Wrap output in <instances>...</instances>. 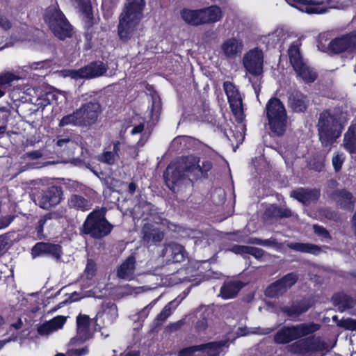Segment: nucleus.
<instances>
[{
    "label": "nucleus",
    "instance_id": "obj_62",
    "mask_svg": "<svg viewBox=\"0 0 356 356\" xmlns=\"http://www.w3.org/2000/svg\"><path fill=\"white\" fill-rule=\"evenodd\" d=\"M26 156L30 159H35L42 156V153L40 151H33L26 153Z\"/></svg>",
    "mask_w": 356,
    "mask_h": 356
},
{
    "label": "nucleus",
    "instance_id": "obj_53",
    "mask_svg": "<svg viewBox=\"0 0 356 356\" xmlns=\"http://www.w3.org/2000/svg\"><path fill=\"white\" fill-rule=\"evenodd\" d=\"M147 289L148 288L145 286L132 287L129 285H127L126 286L125 293L127 295H137L146 291Z\"/></svg>",
    "mask_w": 356,
    "mask_h": 356
},
{
    "label": "nucleus",
    "instance_id": "obj_60",
    "mask_svg": "<svg viewBox=\"0 0 356 356\" xmlns=\"http://www.w3.org/2000/svg\"><path fill=\"white\" fill-rule=\"evenodd\" d=\"M314 230L317 234L322 236L324 238H328V232L322 227L314 225Z\"/></svg>",
    "mask_w": 356,
    "mask_h": 356
},
{
    "label": "nucleus",
    "instance_id": "obj_13",
    "mask_svg": "<svg viewBox=\"0 0 356 356\" xmlns=\"http://www.w3.org/2000/svg\"><path fill=\"white\" fill-rule=\"evenodd\" d=\"M106 71L102 62H94L79 70H63L59 72L60 76L71 77L74 79H92L103 75Z\"/></svg>",
    "mask_w": 356,
    "mask_h": 356
},
{
    "label": "nucleus",
    "instance_id": "obj_10",
    "mask_svg": "<svg viewBox=\"0 0 356 356\" xmlns=\"http://www.w3.org/2000/svg\"><path fill=\"white\" fill-rule=\"evenodd\" d=\"M44 20L55 36L59 39L64 40L71 36V26L66 21L63 14L56 6L48 8L45 13Z\"/></svg>",
    "mask_w": 356,
    "mask_h": 356
},
{
    "label": "nucleus",
    "instance_id": "obj_50",
    "mask_svg": "<svg viewBox=\"0 0 356 356\" xmlns=\"http://www.w3.org/2000/svg\"><path fill=\"white\" fill-rule=\"evenodd\" d=\"M46 254L50 255L56 259H59L61 255L60 246L58 245L49 243Z\"/></svg>",
    "mask_w": 356,
    "mask_h": 356
},
{
    "label": "nucleus",
    "instance_id": "obj_19",
    "mask_svg": "<svg viewBox=\"0 0 356 356\" xmlns=\"http://www.w3.org/2000/svg\"><path fill=\"white\" fill-rule=\"evenodd\" d=\"M62 191L60 187L52 186L43 191L38 197L39 206L44 209H49L60 203Z\"/></svg>",
    "mask_w": 356,
    "mask_h": 356
},
{
    "label": "nucleus",
    "instance_id": "obj_54",
    "mask_svg": "<svg viewBox=\"0 0 356 356\" xmlns=\"http://www.w3.org/2000/svg\"><path fill=\"white\" fill-rule=\"evenodd\" d=\"M159 298L154 299L148 305L143 308L138 314V319H145L148 316L150 309L156 304Z\"/></svg>",
    "mask_w": 356,
    "mask_h": 356
},
{
    "label": "nucleus",
    "instance_id": "obj_61",
    "mask_svg": "<svg viewBox=\"0 0 356 356\" xmlns=\"http://www.w3.org/2000/svg\"><path fill=\"white\" fill-rule=\"evenodd\" d=\"M0 26L7 30L10 28L11 24L6 17L0 16Z\"/></svg>",
    "mask_w": 356,
    "mask_h": 356
},
{
    "label": "nucleus",
    "instance_id": "obj_52",
    "mask_svg": "<svg viewBox=\"0 0 356 356\" xmlns=\"http://www.w3.org/2000/svg\"><path fill=\"white\" fill-rule=\"evenodd\" d=\"M88 350L87 347L79 348V349H71L67 352V356H83L88 354ZM55 356H66L65 354L58 353Z\"/></svg>",
    "mask_w": 356,
    "mask_h": 356
},
{
    "label": "nucleus",
    "instance_id": "obj_35",
    "mask_svg": "<svg viewBox=\"0 0 356 356\" xmlns=\"http://www.w3.org/2000/svg\"><path fill=\"white\" fill-rule=\"evenodd\" d=\"M355 201V197L346 191H340L337 194V202L343 209L352 210Z\"/></svg>",
    "mask_w": 356,
    "mask_h": 356
},
{
    "label": "nucleus",
    "instance_id": "obj_31",
    "mask_svg": "<svg viewBox=\"0 0 356 356\" xmlns=\"http://www.w3.org/2000/svg\"><path fill=\"white\" fill-rule=\"evenodd\" d=\"M118 308L115 304H111L106 307L102 312L97 316V320L102 319L105 325L112 324L118 318Z\"/></svg>",
    "mask_w": 356,
    "mask_h": 356
},
{
    "label": "nucleus",
    "instance_id": "obj_8",
    "mask_svg": "<svg viewBox=\"0 0 356 356\" xmlns=\"http://www.w3.org/2000/svg\"><path fill=\"white\" fill-rule=\"evenodd\" d=\"M317 323H301L292 326H284L275 335L274 340L277 343H287L293 340L305 337L318 330Z\"/></svg>",
    "mask_w": 356,
    "mask_h": 356
},
{
    "label": "nucleus",
    "instance_id": "obj_59",
    "mask_svg": "<svg viewBox=\"0 0 356 356\" xmlns=\"http://www.w3.org/2000/svg\"><path fill=\"white\" fill-rule=\"evenodd\" d=\"M13 220V217L10 216L2 218L0 220V229L8 227Z\"/></svg>",
    "mask_w": 356,
    "mask_h": 356
},
{
    "label": "nucleus",
    "instance_id": "obj_4",
    "mask_svg": "<svg viewBox=\"0 0 356 356\" xmlns=\"http://www.w3.org/2000/svg\"><path fill=\"white\" fill-rule=\"evenodd\" d=\"M341 113L337 111H325L321 113L318 128L319 138L324 147H330L341 134Z\"/></svg>",
    "mask_w": 356,
    "mask_h": 356
},
{
    "label": "nucleus",
    "instance_id": "obj_41",
    "mask_svg": "<svg viewBox=\"0 0 356 356\" xmlns=\"http://www.w3.org/2000/svg\"><path fill=\"white\" fill-rule=\"evenodd\" d=\"M309 307L310 305L307 301H302L291 306L290 308H285L284 312H286L289 316H297L305 312Z\"/></svg>",
    "mask_w": 356,
    "mask_h": 356
},
{
    "label": "nucleus",
    "instance_id": "obj_45",
    "mask_svg": "<svg viewBox=\"0 0 356 356\" xmlns=\"http://www.w3.org/2000/svg\"><path fill=\"white\" fill-rule=\"evenodd\" d=\"M96 265L92 260H88L84 272V276L88 280L86 287L92 284V280L95 275Z\"/></svg>",
    "mask_w": 356,
    "mask_h": 356
},
{
    "label": "nucleus",
    "instance_id": "obj_39",
    "mask_svg": "<svg viewBox=\"0 0 356 356\" xmlns=\"http://www.w3.org/2000/svg\"><path fill=\"white\" fill-rule=\"evenodd\" d=\"M69 205L82 211H86L90 209L91 204L88 200L82 196L74 195L69 200Z\"/></svg>",
    "mask_w": 356,
    "mask_h": 356
},
{
    "label": "nucleus",
    "instance_id": "obj_25",
    "mask_svg": "<svg viewBox=\"0 0 356 356\" xmlns=\"http://www.w3.org/2000/svg\"><path fill=\"white\" fill-rule=\"evenodd\" d=\"M200 10L202 24L217 22L222 17L221 9L216 6L202 8Z\"/></svg>",
    "mask_w": 356,
    "mask_h": 356
},
{
    "label": "nucleus",
    "instance_id": "obj_36",
    "mask_svg": "<svg viewBox=\"0 0 356 356\" xmlns=\"http://www.w3.org/2000/svg\"><path fill=\"white\" fill-rule=\"evenodd\" d=\"M78 142L75 140L65 138L58 139L56 141V147L57 150L60 151H67V154H72L74 153V150L78 147Z\"/></svg>",
    "mask_w": 356,
    "mask_h": 356
},
{
    "label": "nucleus",
    "instance_id": "obj_3",
    "mask_svg": "<svg viewBox=\"0 0 356 356\" xmlns=\"http://www.w3.org/2000/svg\"><path fill=\"white\" fill-rule=\"evenodd\" d=\"M134 218H143L144 220L153 221L154 224L145 223L143 227V239L149 243L160 242L163 238V233L159 226L164 225L166 220H161L154 213V206L149 202H142L134 207Z\"/></svg>",
    "mask_w": 356,
    "mask_h": 356
},
{
    "label": "nucleus",
    "instance_id": "obj_6",
    "mask_svg": "<svg viewBox=\"0 0 356 356\" xmlns=\"http://www.w3.org/2000/svg\"><path fill=\"white\" fill-rule=\"evenodd\" d=\"M105 212L104 209L91 212L83 224V232L94 238H102L108 235L113 226L105 218Z\"/></svg>",
    "mask_w": 356,
    "mask_h": 356
},
{
    "label": "nucleus",
    "instance_id": "obj_9",
    "mask_svg": "<svg viewBox=\"0 0 356 356\" xmlns=\"http://www.w3.org/2000/svg\"><path fill=\"white\" fill-rule=\"evenodd\" d=\"M289 5L296 8L301 12L308 14H323L330 8H344L351 3L352 0H339L337 5L331 4L327 1L328 6L324 5L323 1L318 0H285Z\"/></svg>",
    "mask_w": 356,
    "mask_h": 356
},
{
    "label": "nucleus",
    "instance_id": "obj_46",
    "mask_svg": "<svg viewBox=\"0 0 356 356\" xmlns=\"http://www.w3.org/2000/svg\"><path fill=\"white\" fill-rule=\"evenodd\" d=\"M161 111V102L159 97H152V104L151 106V118L153 120H157Z\"/></svg>",
    "mask_w": 356,
    "mask_h": 356
},
{
    "label": "nucleus",
    "instance_id": "obj_11",
    "mask_svg": "<svg viewBox=\"0 0 356 356\" xmlns=\"http://www.w3.org/2000/svg\"><path fill=\"white\" fill-rule=\"evenodd\" d=\"M227 348L226 341L210 342L184 348L179 352L178 356H222Z\"/></svg>",
    "mask_w": 356,
    "mask_h": 356
},
{
    "label": "nucleus",
    "instance_id": "obj_20",
    "mask_svg": "<svg viewBox=\"0 0 356 356\" xmlns=\"http://www.w3.org/2000/svg\"><path fill=\"white\" fill-rule=\"evenodd\" d=\"M220 49V53L225 58L234 59L242 53L243 43L238 38H229L222 42Z\"/></svg>",
    "mask_w": 356,
    "mask_h": 356
},
{
    "label": "nucleus",
    "instance_id": "obj_43",
    "mask_svg": "<svg viewBox=\"0 0 356 356\" xmlns=\"http://www.w3.org/2000/svg\"><path fill=\"white\" fill-rule=\"evenodd\" d=\"M59 127L79 126L82 127L76 110L69 115L64 116L59 122Z\"/></svg>",
    "mask_w": 356,
    "mask_h": 356
},
{
    "label": "nucleus",
    "instance_id": "obj_18",
    "mask_svg": "<svg viewBox=\"0 0 356 356\" xmlns=\"http://www.w3.org/2000/svg\"><path fill=\"white\" fill-rule=\"evenodd\" d=\"M297 280L296 274L289 273L281 280L270 285L265 291L266 295L272 298L281 295L291 288Z\"/></svg>",
    "mask_w": 356,
    "mask_h": 356
},
{
    "label": "nucleus",
    "instance_id": "obj_32",
    "mask_svg": "<svg viewBox=\"0 0 356 356\" xmlns=\"http://www.w3.org/2000/svg\"><path fill=\"white\" fill-rule=\"evenodd\" d=\"M289 104L295 112H302L306 109L307 100L302 93L296 92L290 95Z\"/></svg>",
    "mask_w": 356,
    "mask_h": 356
},
{
    "label": "nucleus",
    "instance_id": "obj_2",
    "mask_svg": "<svg viewBox=\"0 0 356 356\" xmlns=\"http://www.w3.org/2000/svg\"><path fill=\"white\" fill-rule=\"evenodd\" d=\"M145 0H126L119 17L118 33L124 42L139 35L140 23L143 18Z\"/></svg>",
    "mask_w": 356,
    "mask_h": 356
},
{
    "label": "nucleus",
    "instance_id": "obj_33",
    "mask_svg": "<svg viewBox=\"0 0 356 356\" xmlns=\"http://www.w3.org/2000/svg\"><path fill=\"white\" fill-rule=\"evenodd\" d=\"M242 288L240 282H229L225 283L220 289V296L224 299H230L234 298Z\"/></svg>",
    "mask_w": 356,
    "mask_h": 356
},
{
    "label": "nucleus",
    "instance_id": "obj_56",
    "mask_svg": "<svg viewBox=\"0 0 356 356\" xmlns=\"http://www.w3.org/2000/svg\"><path fill=\"white\" fill-rule=\"evenodd\" d=\"M185 323V321L184 319L179 320L177 322L170 323L167 326V330L170 332H175L179 329H180Z\"/></svg>",
    "mask_w": 356,
    "mask_h": 356
},
{
    "label": "nucleus",
    "instance_id": "obj_24",
    "mask_svg": "<svg viewBox=\"0 0 356 356\" xmlns=\"http://www.w3.org/2000/svg\"><path fill=\"white\" fill-rule=\"evenodd\" d=\"M135 258L129 257L118 268L117 276L123 280H131L135 277Z\"/></svg>",
    "mask_w": 356,
    "mask_h": 356
},
{
    "label": "nucleus",
    "instance_id": "obj_37",
    "mask_svg": "<svg viewBox=\"0 0 356 356\" xmlns=\"http://www.w3.org/2000/svg\"><path fill=\"white\" fill-rule=\"evenodd\" d=\"M268 41L273 45L286 40L289 37L288 32L283 28H277L268 35Z\"/></svg>",
    "mask_w": 356,
    "mask_h": 356
},
{
    "label": "nucleus",
    "instance_id": "obj_16",
    "mask_svg": "<svg viewBox=\"0 0 356 356\" xmlns=\"http://www.w3.org/2000/svg\"><path fill=\"white\" fill-rule=\"evenodd\" d=\"M82 127L95 124L101 113L100 105L97 102H88L76 110Z\"/></svg>",
    "mask_w": 356,
    "mask_h": 356
},
{
    "label": "nucleus",
    "instance_id": "obj_48",
    "mask_svg": "<svg viewBox=\"0 0 356 356\" xmlns=\"http://www.w3.org/2000/svg\"><path fill=\"white\" fill-rule=\"evenodd\" d=\"M48 247L49 243L42 242L36 243L31 250L32 257L35 258L42 254H46Z\"/></svg>",
    "mask_w": 356,
    "mask_h": 356
},
{
    "label": "nucleus",
    "instance_id": "obj_26",
    "mask_svg": "<svg viewBox=\"0 0 356 356\" xmlns=\"http://www.w3.org/2000/svg\"><path fill=\"white\" fill-rule=\"evenodd\" d=\"M302 42L300 39H298L292 42L289 47L288 56L289 63L293 68H295L305 62L300 53V48Z\"/></svg>",
    "mask_w": 356,
    "mask_h": 356
},
{
    "label": "nucleus",
    "instance_id": "obj_23",
    "mask_svg": "<svg viewBox=\"0 0 356 356\" xmlns=\"http://www.w3.org/2000/svg\"><path fill=\"white\" fill-rule=\"evenodd\" d=\"M163 256L168 261L181 262L185 257V251L183 246L177 243H170L165 247Z\"/></svg>",
    "mask_w": 356,
    "mask_h": 356
},
{
    "label": "nucleus",
    "instance_id": "obj_17",
    "mask_svg": "<svg viewBox=\"0 0 356 356\" xmlns=\"http://www.w3.org/2000/svg\"><path fill=\"white\" fill-rule=\"evenodd\" d=\"M130 148L125 143L119 140H115L106 146L104 152L98 156V161L100 162L112 165L115 160L122 154V150Z\"/></svg>",
    "mask_w": 356,
    "mask_h": 356
},
{
    "label": "nucleus",
    "instance_id": "obj_58",
    "mask_svg": "<svg viewBox=\"0 0 356 356\" xmlns=\"http://www.w3.org/2000/svg\"><path fill=\"white\" fill-rule=\"evenodd\" d=\"M10 115L8 108L5 106L0 107V119L3 123H5Z\"/></svg>",
    "mask_w": 356,
    "mask_h": 356
},
{
    "label": "nucleus",
    "instance_id": "obj_40",
    "mask_svg": "<svg viewBox=\"0 0 356 356\" xmlns=\"http://www.w3.org/2000/svg\"><path fill=\"white\" fill-rule=\"evenodd\" d=\"M287 246L292 250L302 252L317 254L319 252L317 246L308 243H290L287 244Z\"/></svg>",
    "mask_w": 356,
    "mask_h": 356
},
{
    "label": "nucleus",
    "instance_id": "obj_57",
    "mask_svg": "<svg viewBox=\"0 0 356 356\" xmlns=\"http://www.w3.org/2000/svg\"><path fill=\"white\" fill-rule=\"evenodd\" d=\"M83 12L88 13L90 10V0H74Z\"/></svg>",
    "mask_w": 356,
    "mask_h": 356
},
{
    "label": "nucleus",
    "instance_id": "obj_44",
    "mask_svg": "<svg viewBox=\"0 0 356 356\" xmlns=\"http://www.w3.org/2000/svg\"><path fill=\"white\" fill-rule=\"evenodd\" d=\"M20 78L19 76L12 72H6L1 73L0 74V87H8L13 81H17Z\"/></svg>",
    "mask_w": 356,
    "mask_h": 356
},
{
    "label": "nucleus",
    "instance_id": "obj_14",
    "mask_svg": "<svg viewBox=\"0 0 356 356\" xmlns=\"http://www.w3.org/2000/svg\"><path fill=\"white\" fill-rule=\"evenodd\" d=\"M264 55L261 49L254 48L246 52L243 57V65L252 75H260L263 72Z\"/></svg>",
    "mask_w": 356,
    "mask_h": 356
},
{
    "label": "nucleus",
    "instance_id": "obj_38",
    "mask_svg": "<svg viewBox=\"0 0 356 356\" xmlns=\"http://www.w3.org/2000/svg\"><path fill=\"white\" fill-rule=\"evenodd\" d=\"M232 251L236 254H240L241 255L251 254L257 258L261 257L263 254V251L261 250L245 245H234L232 248Z\"/></svg>",
    "mask_w": 356,
    "mask_h": 356
},
{
    "label": "nucleus",
    "instance_id": "obj_15",
    "mask_svg": "<svg viewBox=\"0 0 356 356\" xmlns=\"http://www.w3.org/2000/svg\"><path fill=\"white\" fill-rule=\"evenodd\" d=\"M224 90L234 115L238 122H241L243 119V110L241 95L235 86L230 82L224 83Z\"/></svg>",
    "mask_w": 356,
    "mask_h": 356
},
{
    "label": "nucleus",
    "instance_id": "obj_51",
    "mask_svg": "<svg viewBox=\"0 0 356 356\" xmlns=\"http://www.w3.org/2000/svg\"><path fill=\"white\" fill-rule=\"evenodd\" d=\"M236 133L232 130V137H233L235 140V141L238 143V144H241L242 143V142L243 141V139H244V133H243V131L245 129V127L243 124H239L238 126L236 127Z\"/></svg>",
    "mask_w": 356,
    "mask_h": 356
},
{
    "label": "nucleus",
    "instance_id": "obj_49",
    "mask_svg": "<svg viewBox=\"0 0 356 356\" xmlns=\"http://www.w3.org/2000/svg\"><path fill=\"white\" fill-rule=\"evenodd\" d=\"M345 155L343 153L337 152L332 157V165L336 172L341 170L345 161Z\"/></svg>",
    "mask_w": 356,
    "mask_h": 356
},
{
    "label": "nucleus",
    "instance_id": "obj_22",
    "mask_svg": "<svg viewBox=\"0 0 356 356\" xmlns=\"http://www.w3.org/2000/svg\"><path fill=\"white\" fill-rule=\"evenodd\" d=\"M90 321L89 316L86 314H79L76 317L77 337L80 341L91 338L92 332L90 325Z\"/></svg>",
    "mask_w": 356,
    "mask_h": 356
},
{
    "label": "nucleus",
    "instance_id": "obj_47",
    "mask_svg": "<svg viewBox=\"0 0 356 356\" xmlns=\"http://www.w3.org/2000/svg\"><path fill=\"white\" fill-rule=\"evenodd\" d=\"M333 321L337 322V325L349 330H356V320L351 318L342 319L337 321V316H333Z\"/></svg>",
    "mask_w": 356,
    "mask_h": 356
},
{
    "label": "nucleus",
    "instance_id": "obj_27",
    "mask_svg": "<svg viewBox=\"0 0 356 356\" xmlns=\"http://www.w3.org/2000/svg\"><path fill=\"white\" fill-rule=\"evenodd\" d=\"M296 76L305 83H312L317 78L316 71L310 67L306 62L302 63L300 65L293 68Z\"/></svg>",
    "mask_w": 356,
    "mask_h": 356
},
{
    "label": "nucleus",
    "instance_id": "obj_34",
    "mask_svg": "<svg viewBox=\"0 0 356 356\" xmlns=\"http://www.w3.org/2000/svg\"><path fill=\"white\" fill-rule=\"evenodd\" d=\"M332 299L334 306L341 312L353 307L355 303L353 298L345 294H336Z\"/></svg>",
    "mask_w": 356,
    "mask_h": 356
},
{
    "label": "nucleus",
    "instance_id": "obj_12",
    "mask_svg": "<svg viewBox=\"0 0 356 356\" xmlns=\"http://www.w3.org/2000/svg\"><path fill=\"white\" fill-rule=\"evenodd\" d=\"M328 346L319 338L310 337L298 341L289 346V350L301 356H318Z\"/></svg>",
    "mask_w": 356,
    "mask_h": 356
},
{
    "label": "nucleus",
    "instance_id": "obj_1",
    "mask_svg": "<svg viewBox=\"0 0 356 356\" xmlns=\"http://www.w3.org/2000/svg\"><path fill=\"white\" fill-rule=\"evenodd\" d=\"M200 162L198 157L191 155L171 163L164 173L168 187L175 193L179 192L184 185H190L191 177L199 178L211 169V161H203L202 165Z\"/></svg>",
    "mask_w": 356,
    "mask_h": 356
},
{
    "label": "nucleus",
    "instance_id": "obj_5",
    "mask_svg": "<svg viewBox=\"0 0 356 356\" xmlns=\"http://www.w3.org/2000/svg\"><path fill=\"white\" fill-rule=\"evenodd\" d=\"M266 111L272 131L278 136L282 135L287 122L286 111L282 102L277 98H271L266 106Z\"/></svg>",
    "mask_w": 356,
    "mask_h": 356
},
{
    "label": "nucleus",
    "instance_id": "obj_7",
    "mask_svg": "<svg viewBox=\"0 0 356 356\" xmlns=\"http://www.w3.org/2000/svg\"><path fill=\"white\" fill-rule=\"evenodd\" d=\"M326 33L320 35L318 49L323 52L339 54L345 51H352L356 49V30L350 34L337 38L327 44Z\"/></svg>",
    "mask_w": 356,
    "mask_h": 356
},
{
    "label": "nucleus",
    "instance_id": "obj_42",
    "mask_svg": "<svg viewBox=\"0 0 356 356\" xmlns=\"http://www.w3.org/2000/svg\"><path fill=\"white\" fill-rule=\"evenodd\" d=\"M179 303V302H177V300H175L169 302L167 305H165V307L163 309V310L161 312V313L157 316V317L156 318L157 323H162L167 318H168L172 313L173 310L177 307Z\"/></svg>",
    "mask_w": 356,
    "mask_h": 356
},
{
    "label": "nucleus",
    "instance_id": "obj_55",
    "mask_svg": "<svg viewBox=\"0 0 356 356\" xmlns=\"http://www.w3.org/2000/svg\"><path fill=\"white\" fill-rule=\"evenodd\" d=\"M309 167L316 170V171H321L324 167L323 159H318L317 161H310Z\"/></svg>",
    "mask_w": 356,
    "mask_h": 356
},
{
    "label": "nucleus",
    "instance_id": "obj_21",
    "mask_svg": "<svg viewBox=\"0 0 356 356\" xmlns=\"http://www.w3.org/2000/svg\"><path fill=\"white\" fill-rule=\"evenodd\" d=\"M67 317L57 316L49 321H47L38 327V332L40 335L47 336L62 329L66 322Z\"/></svg>",
    "mask_w": 356,
    "mask_h": 356
},
{
    "label": "nucleus",
    "instance_id": "obj_30",
    "mask_svg": "<svg viewBox=\"0 0 356 356\" xmlns=\"http://www.w3.org/2000/svg\"><path fill=\"white\" fill-rule=\"evenodd\" d=\"M318 195V192L316 191L304 188L298 189L291 193V196L304 204H309L311 202L317 200Z\"/></svg>",
    "mask_w": 356,
    "mask_h": 356
},
{
    "label": "nucleus",
    "instance_id": "obj_63",
    "mask_svg": "<svg viewBox=\"0 0 356 356\" xmlns=\"http://www.w3.org/2000/svg\"><path fill=\"white\" fill-rule=\"evenodd\" d=\"M207 326V323L205 319L200 321L196 325V327L199 331L204 330Z\"/></svg>",
    "mask_w": 356,
    "mask_h": 356
},
{
    "label": "nucleus",
    "instance_id": "obj_29",
    "mask_svg": "<svg viewBox=\"0 0 356 356\" xmlns=\"http://www.w3.org/2000/svg\"><path fill=\"white\" fill-rule=\"evenodd\" d=\"M343 145L350 154L356 153V124H352L343 137Z\"/></svg>",
    "mask_w": 356,
    "mask_h": 356
},
{
    "label": "nucleus",
    "instance_id": "obj_28",
    "mask_svg": "<svg viewBox=\"0 0 356 356\" xmlns=\"http://www.w3.org/2000/svg\"><path fill=\"white\" fill-rule=\"evenodd\" d=\"M182 20L188 25L197 26L202 25L201 10L184 8L180 13Z\"/></svg>",
    "mask_w": 356,
    "mask_h": 356
},
{
    "label": "nucleus",
    "instance_id": "obj_64",
    "mask_svg": "<svg viewBox=\"0 0 356 356\" xmlns=\"http://www.w3.org/2000/svg\"><path fill=\"white\" fill-rule=\"evenodd\" d=\"M147 139H148V136L147 134H143L142 135L140 139L138 142L137 146L138 147H143L145 144V143L147 142Z\"/></svg>",
    "mask_w": 356,
    "mask_h": 356
}]
</instances>
